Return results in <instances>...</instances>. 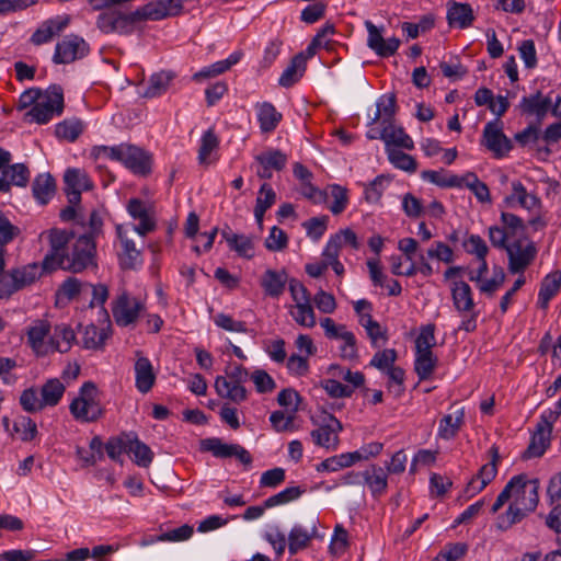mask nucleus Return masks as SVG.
Listing matches in <instances>:
<instances>
[{"label": "nucleus", "instance_id": "obj_1", "mask_svg": "<svg viewBox=\"0 0 561 561\" xmlns=\"http://www.w3.org/2000/svg\"><path fill=\"white\" fill-rule=\"evenodd\" d=\"M508 483H514L511 493V503L507 511L497 517V528L507 530L513 525L522 522L538 505V480H526L524 476L512 478Z\"/></svg>", "mask_w": 561, "mask_h": 561}, {"label": "nucleus", "instance_id": "obj_2", "mask_svg": "<svg viewBox=\"0 0 561 561\" xmlns=\"http://www.w3.org/2000/svg\"><path fill=\"white\" fill-rule=\"evenodd\" d=\"M96 158H108L122 162L136 174L146 175L150 172V157L139 147L129 144L94 148Z\"/></svg>", "mask_w": 561, "mask_h": 561}, {"label": "nucleus", "instance_id": "obj_3", "mask_svg": "<svg viewBox=\"0 0 561 561\" xmlns=\"http://www.w3.org/2000/svg\"><path fill=\"white\" fill-rule=\"evenodd\" d=\"M95 253L96 247L92 236L82 234L72 242L70 250L59 261L58 268L81 273L91 266H96Z\"/></svg>", "mask_w": 561, "mask_h": 561}, {"label": "nucleus", "instance_id": "obj_4", "mask_svg": "<svg viewBox=\"0 0 561 561\" xmlns=\"http://www.w3.org/2000/svg\"><path fill=\"white\" fill-rule=\"evenodd\" d=\"M62 112V89L60 85L53 84L45 90L43 98L24 114V121L27 123L46 124L55 115H61Z\"/></svg>", "mask_w": 561, "mask_h": 561}, {"label": "nucleus", "instance_id": "obj_5", "mask_svg": "<svg viewBox=\"0 0 561 561\" xmlns=\"http://www.w3.org/2000/svg\"><path fill=\"white\" fill-rule=\"evenodd\" d=\"M69 409L73 417L81 422H94L101 417L103 410L99 402L96 386L92 381L84 382Z\"/></svg>", "mask_w": 561, "mask_h": 561}, {"label": "nucleus", "instance_id": "obj_6", "mask_svg": "<svg viewBox=\"0 0 561 561\" xmlns=\"http://www.w3.org/2000/svg\"><path fill=\"white\" fill-rule=\"evenodd\" d=\"M560 411L548 410L540 415V420L533 433L530 443L524 453V458L541 457L550 445L553 423L559 417Z\"/></svg>", "mask_w": 561, "mask_h": 561}, {"label": "nucleus", "instance_id": "obj_7", "mask_svg": "<svg viewBox=\"0 0 561 561\" xmlns=\"http://www.w3.org/2000/svg\"><path fill=\"white\" fill-rule=\"evenodd\" d=\"M146 309L145 304L135 297H131L126 290H123L112 302V314L114 321L119 327L135 324Z\"/></svg>", "mask_w": 561, "mask_h": 561}, {"label": "nucleus", "instance_id": "obj_8", "mask_svg": "<svg viewBox=\"0 0 561 561\" xmlns=\"http://www.w3.org/2000/svg\"><path fill=\"white\" fill-rule=\"evenodd\" d=\"M508 271L513 274L523 273L536 257V247L526 237L517 238L506 248Z\"/></svg>", "mask_w": 561, "mask_h": 561}, {"label": "nucleus", "instance_id": "obj_9", "mask_svg": "<svg viewBox=\"0 0 561 561\" xmlns=\"http://www.w3.org/2000/svg\"><path fill=\"white\" fill-rule=\"evenodd\" d=\"M72 238L73 233L67 230L51 229L48 232L50 251L43 260V270L50 272L58 268L59 261L67 254V245Z\"/></svg>", "mask_w": 561, "mask_h": 561}, {"label": "nucleus", "instance_id": "obj_10", "mask_svg": "<svg viewBox=\"0 0 561 561\" xmlns=\"http://www.w3.org/2000/svg\"><path fill=\"white\" fill-rule=\"evenodd\" d=\"M89 50L88 44L78 35L70 34L61 42H58L55 48L53 61L55 64H70L82 58Z\"/></svg>", "mask_w": 561, "mask_h": 561}, {"label": "nucleus", "instance_id": "obj_11", "mask_svg": "<svg viewBox=\"0 0 561 561\" xmlns=\"http://www.w3.org/2000/svg\"><path fill=\"white\" fill-rule=\"evenodd\" d=\"M328 422L311 431L310 435L317 446L336 450L340 444L339 433L343 430L342 423L329 414Z\"/></svg>", "mask_w": 561, "mask_h": 561}, {"label": "nucleus", "instance_id": "obj_12", "mask_svg": "<svg viewBox=\"0 0 561 561\" xmlns=\"http://www.w3.org/2000/svg\"><path fill=\"white\" fill-rule=\"evenodd\" d=\"M144 21H160L152 1L139 7L137 10L128 14L118 12L115 33L130 34L133 32L131 25Z\"/></svg>", "mask_w": 561, "mask_h": 561}, {"label": "nucleus", "instance_id": "obj_13", "mask_svg": "<svg viewBox=\"0 0 561 561\" xmlns=\"http://www.w3.org/2000/svg\"><path fill=\"white\" fill-rule=\"evenodd\" d=\"M483 144L496 158L505 156L512 148L511 140L503 134L499 119L489 122L485 125Z\"/></svg>", "mask_w": 561, "mask_h": 561}, {"label": "nucleus", "instance_id": "obj_14", "mask_svg": "<svg viewBox=\"0 0 561 561\" xmlns=\"http://www.w3.org/2000/svg\"><path fill=\"white\" fill-rule=\"evenodd\" d=\"M202 448L210 451L215 457L228 458L234 456L242 463L250 465L252 457L250 453L238 444H226L219 438H208L202 442Z\"/></svg>", "mask_w": 561, "mask_h": 561}, {"label": "nucleus", "instance_id": "obj_15", "mask_svg": "<svg viewBox=\"0 0 561 561\" xmlns=\"http://www.w3.org/2000/svg\"><path fill=\"white\" fill-rule=\"evenodd\" d=\"M64 180L68 203L72 205H79L81 202V192L91 190L93 186L87 173L80 169L67 170Z\"/></svg>", "mask_w": 561, "mask_h": 561}, {"label": "nucleus", "instance_id": "obj_16", "mask_svg": "<svg viewBox=\"0 0 561 561\" xmlns=\"http://www.w3.org/2000/svg\"><path fill=\"white\" fill-rule=\"evenodd\" d=\"M368 32L367 46L380 57H389L396 54L400 46V39L382 37V28L377 27L373 22H365Z\"/></svg>", "mask_w": 561, "mask_h": 561}, {"label": "nucleus", "instance_id": "obj_17", "mask_svg": "<svg viewBox=\"0 0 561 561\" xmlns=\"http://www.w3.org/2000/svg\"><path fill=\"white\" fill-rule=\"evenodd\" d=\"M491 461L481 467L476 477H473L466 489V493L469 496L481 492L496 476L497 462L500 460L499 449L496 446H492L490 449Z\"/></svg>", "mask_w": 561, "mask_h": 561}, {"label": "nucleus", "instance_id": "obj_18", "mask_svg": "<svg viewBox=\"0 0 561 561\" xmlns=\"http://www.w3.org/2000/svg\"><path fill=\"white\" fill-rule=\"evenodd\" d=\"M255 161L259 164L256 175L268 180L272 178V170L282 171L285 168L287 156L280 150L272 149L257 154Z\"/></svg>", "mask_w": 561, "mask_h": 561}, {"label": "nucleus", "instance_id": "obj_19", "mask_svg": "<svg viewBox=\"0 0 561 561\" xmlns=\"http://www.w3.org/2000/svg\"><path fill=\"white\" fill-rule=\"evenodd\" d=\"M69 15H58L44 21L31 36V43L36 46L48 43L54 36L60 34L69 25Z\"/></svg>", "mask_w": 561, "mask_h": 561}, {"label": "nucleus", "instance_id": "obj_20", "mask_svg": "<svg viewBox=\"0 0 561 561\" xmlns=\"http://www.w3.org/2000/svg\"><path fill=\"white\" fill-rule=\"evenodd\" d=\"M117 234L121 240L122 252L119 264L125 270H135L142 263L141 251L138 250L133 240L127 237L122 226L117 227Z\"/></svg>", "mask_w": 561, "mask_h": 561}, {"label": "nucleus", "instance_id": "obj_21", "mask_svg": "<svg viewBox=\"0 0 561 561\" xmlns=\"http://www.w3.org/2000/svg\"><path fill=\"white\" fill-rule=\"evenodd\" d=\"M446 19L451 27L467 28L472 25L474 13L469 3L448 1Z\"/></svg>", "mask_w": 561, "mask_h": 561}, {"label": "nucleus", "instance_id": "obj_22", "mask_svg": "<svg viewBox=\"0 0 561 561\" xmlns=\"http://www.w3.org/2000/svg\"><path fill=\"white\" fill-rule=\"evenodd\" d=\"M317 525L318 519L314 518L311 520L309 529L300 525H296L291 528L288 536V551L291 556L309 546L311 539L317 536Z\"/></svg>", "mask_w": 561, "mask_h": 561}, {"label": "nucleus", "instance_id": "obj_23", "mask_svg": "<svg viewBox=\"0 0 561 561\" xmlns=\"http://www.w3.org/2000/svg\"><path fill=\"white\" fill-rule=\"evenodd\" d=\"M379 138L385 141L386 149L393 148L392 146H396L411 150L414 147L411 137L404 133L402 127L396 126L393 122L382 124V129L379 131Z\"/></svg>", "mask_w": 561, "mask_h": 561}, {"label": "nucleus", "instance_id": "obj_24", "mask_svg": "<svg viewBox=\"0 0 561 561\" xmlns=\"http://www.w3.org/2000/svg\"><path fill=\"white\" fill-rule=\"evenodd\" d=\"M550 98L542 96L538 91L529 96H524L520 101L519 107L523 113L535 115L537 123L541 124L549 110H552Z\"/></svg>", "mask_w": 561, "mask_h": 561}, {"label": "nucleus", "instance_id": "obj_25", "mask_svg": "<svg viewBox=\"0 0 561 561\" xmlns=\"http://www.w3.org/2000/svg\"><path fill=\"white\" fill-rule=\"evenodd\" d=\"M49 333V324L45 321H36L27 330V340L31 347L37 355H46L50 352V339L46 341Z\"/></svg>", "mask_w": 561, "mask_h": 561}, {"label": "nucleus", "instance_id": "obj_26", "mask_svg": "<svg viewBox=\"0 0 561 561\" xmlns=\"http://www.w3.org/2000/svg\"><path fill=\"white\" fill-rule=\"evenodd\" d=\"M175 76V72L172 70H161L152 73L149 77L148 85L142 93V96L153 99L164 94L170 88Z\"/></svg>", "mask_w": 561, "mask_h": 561}, {"label": "nucleus", "instance_id": "obj_27", "mask_svg": "<svg viewBox=\"0 0 561 561\" xmlns=\"http://www.w3.org/2000/svg\"><path fill=\"white\" fill-rule=\"evenodd\" d=\"M451 297L455 309L460 312H472L474 310V302L470 286L463 282H454L451 285Z\"/></svg>", "mask_w": 561, "mask_h": 561}, {"label": "nucleus", "instance_id": "obj_28", "mask_svg": "<svg viewBox=\"0 0 561 561\" xmlns=\"http://www.w3.org/2000/svg\"><path fill=\"white\" fill-rule=\"evenodd\" d=\"M287 280L285 271L267 270L262 275L261 286L267 296L277 298L284 293Z\"/></svg>", "mask_w": 561, "mask_h": 561}, {"label": "nucleus", "instance_id": "obj_29", "mask_svg": "<svg viewBox=\"0 0 561 561\" xmlns=\"http://www.w3.org/2000/svg\"><path fill=\"white\" fill-rule=\"evenodd\" d=\"M136 387L142 392L147 393L153 386L156 375L152 365L147 357L139 356L135 363Z\"/></svg>", "mask_w": 561, "mask_h": 561}, {"label": "nucleus", "instance_id": "obj_30", "mask_svg": "<svg viewBox=\"0 0 561 561\" xmlns=\"http://www.w3.org/2000/svg\"><path fill=\"white\" fill-rule=\"evenodd\" d=\"M215 389L219 397L229 399L234 403H241L247 399V390L242 383L229 382L222 376L216 378Z\"/></svg>", "mask_w": 561, "mask_h": 561}, {"label": "nucleus", "instance_id": "obj_31", "mask_svg": "<svg viewBox=\"0 0 561 561\" xmlns=\"http://www.w3.org/2000/svg\"><path fill=\"white\" fill-rule=\"evenodd\" d=\"M128 454L134 456L135 462L139 467L147 468L153 460V453L148 445L138 439L135 433H128L127 437Z\"/></svg>", "mask_w": 561, "mask_h": 561}, {"label": "nucleus", "instance_id": "obj_32", "mask_svg": "<svg viewBox=\"0 0 561 561\" xmlns=\"http://www.w3.org/2000/svg\"><path fill=\"white\" fill-rule=\"evenodd\" d=\"M76 341L75 331L68 324L61 323L54 328L50 336V352H68Z\"/></svg>", "mask_w": 561, "mask_h": 561}, {"label": "nucleus", "instance_id": "obj_33", "mask_svg": "<svg viewBox=\"0 0 561 561\" xmlns=\"http://www.w3.org/2000/svg\"><path fill=\"white\" fill-rule=\"evenodd\" d=\"M241 56L242 54L240 51H234L227 59L216 61L215 64L195 72L193 75V80L201 81L204 79L219 76L229 70L233 65H236L240 60Z\"/></svg>", "mask_w": 561, "mask_h": 561}, {"label": "nucleus", "instance_id": "obj_34", "mask_svg": "<svg viewBox=\"0 0 561 561\" xmlns=\"http://www.w3.org/2000/svg\"><path fill=\"white\" fill-rule=\"evenodd\" d=\"M32 191L38 203L47 204L56 192L55 179L49 173L37 175L33 182Z\"/></svg>", "mask_w": 561, "mask_h": 561}, {"label": "nucleus", "instance_id": "obj_35", "mask_svg": "<svg viewBox=\"0 0 561 561\" xmlns=\"http://www.w3.org/2000/svg\"><path fill=\"white\" fill-rule=\"evenodd\" d=\"M561 287V271H554L548 274L540 285L538 294V305L546 309L550 299L559 291Z\"/></svg>", "mask_w": 561, "mask_h": 561}, {"label": "nucleus", "instance_id": "obj_36", "mask_svg": "<svg viewBox=\"0 0 561 561\" xmlns=\"http://www.w3.org/2000/svg\"><path fill=\"white\" fill-rule=\"evenodd\" d=\"M229 248L236 251L240 256L251 259L254 255L253 238L244 234L229 233L224 231Z\"/></svg>", "mask_w": 561, "mask_h": 561}, {"label": "nucleus", "instance_id": "obj_37", "mask_svg": "<svg viewBox=\"0 0 561 561\" xmlns=\"http://www.w3.org/2000/svg\"><path fill=\"white\" fill-rule=\"evenodd\" d=\"M257 119L263 133L273 131L282 119V114L276 111L273 104L264 102L256 105Z\"/></svg>", "mask_w": 561, "mask_h": 561}, {"label": "nucleus", "instance_id": "obj_38", "mask_svg": "<svg viewBox=\"0 0 561 561\" xmlns=\"http://www.w3.org/2000/svg\"><path fill=\"white\" fill-rule=\"evenodd\" d=\"M306 70V57L304 54L296 55L288 67L282 73L278 83L282 87L288 88L296 83Z\"/></svg>", "mask_w": 561, "mask_h": 561}, {"label": "nucleus", "instance_id": "obj_39", "mask_svg": "<svg viewBox=\"0 0 561 561\" xmlns=\"http://www.w3.org/2000/svg\"><path fill=\"white\" fill-rule=\"evenodd\" d=\"M514 202L529 210L535 209L540 204L539 199L534 194L528 193L518 181L512 183V194L505 198L507 205H512Z\"/></svg>", "mask_w": 561, "mask_h": 561}, {"label": "nucleus", "instance_id": "obj_40", "mask_svg": "<svg viewBox=\"0 0 561 561\" xmlns=\"http://www.w3.org/2000/svg\"><path fill=\"white\" fill-rule=\"evenodd\" d=\"M465 411L459 409L455 415L446 414L439 422L438 436L443 439H451L463 424Z\"/></svg>", "mask_w": 561, "mask_h": 561}, {"label": "nucleus", "instance_id": "obj_41", "mask_svg": "<svg viewBox=\"0 0 561 561\" xmlns=\"http://www.w3.org/2000/svg\"><path fill=\"white\" fill-rule=\"evenodd\" d=\"M65 385L58 379H48L41 389L42 403L47 407H55L59 403L65 392Z\"/></svg>", "mask_w": 561, "mask_h": 561}, {"label": "nucleus", "instance_id": "obj_42", "mask_svg": "<svg viewBox=\"0 0 561 561\" xmlns=\"http://www.w3.org/2000/svg\"><path fill=\"white\" fill-rule=\"evenodd\" d=\"M364 480L374 495L383 493L387 489V474L381 467L371 466L363 473Z\"/></svg>", "mask_w": 561, "mask_h": 561}, {"label": "nucleus", "instance_id": "obj_43", "mask_svg": "<svg viewBox=\"0 0 561 561\" xmlns=\"http://www.w3.org/2000/svg\"><path fill=\"white\" fill-rule=\"evenodd\" d=\"M397 105L394 94L383 95L377 103V113L373 118V123L378 121L382 124L394 122Z\"/></svg>", "mask_w": 561, "mask_h": 561}, {"label": "nucleus", "instance_id": "obj_44", "mask_svg": "<svg viewBox=\"0 0 561 561\" xmlns=\"http://www.w3.org/2000/svg\"><path fill=\"white\" fill-rule=\"evenodd\" d=\"M90 284L76 277H68L60 286L59 293L68 299L85 298L89 296Z\"/></svg>", "mask_w": 561, "mask_h": 561}, {"label": "nucleus", "instance_id": "obj_45", "mask_svg": "<svg viewBox=\"0 0 561 561\" xmlns=\"http://www.w3.org/2000/svg\"><path fill=\"white\" fill-rule=\"evenodd\" d=\"M421 178L440 187H460L461 180L457 175H446V172L440 169L438 171L425 170L421 173Z\"/></svg>", "mask_w": 561, "mask_h": 561}, {"label": "nucleus", "instance_id": "obj_46", "mask_svg": "<svg viewBox=\"0 0 561 561\" xmlns=\"http://www.w3.org/2000/svg\"><path fill=\"white\" fill-rule=\"evenodd\" d=\"M83 131V124L78 118L66 119L56 125L55 134L58 138L75 141Z\"/></svg>", "mask_w": 561, "mask_h": 561}, {"label": "nucleus", "instance_id": "obj_47", "mask_svg": "<svg viewBox=\"0 0 561 561\" xmlns=\"http://www.w3.org/2000/svg\"><path fill=\"white\" fill-rule=\"evenodd\" d=\"M289 313L301 327L313 328L316 325V314L311 301L295 305L290 308Z\"/></svg>", "mask_w": 561, "mask_h": 561}, {"label": "nucleus", "instance_id": "obj_48", "mask_svg": "<svg viewBox=\"0 0 561 561\" xmlns=\"http://www.w3.org/2000/svg\"><path fill=\"white\" fill-rule=\"evenodd\" d=\"M437 364V358L433 353H416L414 362V370L420 380L428 379Z\"/></svg>", "mask_w": 561, "mask_h": 561}, {"label": "nucleus", "instance_id": "obj_49", "mask_svg": "<svg viewBox=\"0 0 561 561\" xmlns=\"http://www.w3.org/2000/svg\"><path fill=\"white\" fill-rule=\"evenodd\" d=\"M305 493L301 486H288L277 494H274L264 501V507L271 508L277 505L287 504L299 499Z\"/></svg>", "mask_w": 561, "mask_h": 561}, {"label": "nucleus", "instance_id": "obj_50", "mask_svg": "<svg viewBox=\"0 0 561 561\" xmlns=\"http://www.w3.org/2000/svg\"><path fill=\"white\" fill-rule=\"evenodd\" d=\"M461 180V185H466L472 193L476 195V197L482 202H490V192L485 183L481 182L478 176L469 172L465 174Z\"/></svg>", "mask_w": 561, "mask_h": 561}, {"label": "nucleus", "instance_id": "obj_51", "mask_svg": "<svg viewBox=\"0 0 561 561\" xmlns=\"http://www.w3.org/2000/svg\"><path fill=\"white\" fill-rule=\"evenodd\" d=\"M16 280L20 289L34 283L41 275V267L37 264H28L21 268L10 271Z\"/></svg>", "mask_w": 561, "mask_h": 561}, {"label": "nucleus", "instance_id": "obj_52", "mask_svg": "<svg viewBox=\"0 0 561 561\" xmlns=\"http://www.w3.org/2000/svg\"><path fill=\"white\" fill-rule=\"evenodd\" d=\"M389 161L398 169L407 172H414L417 168L415 159L396 148L386 149Z\"/></svg>", "mask_w": 561, "mask_h": 561}, {"label": "nucleus", "instance_id": "obj_53", "mask_svg": "<svg viewBox=\"0 0 561 561\" xmlns=\"http://www.w3.org/2000/svg\"><path fill=\"white\" fill-rule=\"evenodd\" d=\"M2 175L10 182V186H25L30 179V172L23 163H15L5 168Z\"/></svg>", "mask_w": 561, "mask_h": 561}, {"label": "nucleus", "instance_id": "obj_54", "mask_svg": "<svg viewBox=\"0 0 561 561\" xmlns=\"http://www.w3.org/2000/svg\"><path fill=\"white\" fill-rule=\"evenodd\" d=\"M107 334L99 330L94 324L87 325L83 330L82 344L85 348H100L104 345Z\"/></svg>", "mask_w": 561, "mask_h": 561}, {"label": "nucleus", "instance_id": "obj_55", "mask_svg": "<svg viewBox=\"0 0 561 561\" xmlns=\"http://www.w3.org/2000/svg\"><path fill=\"white\" fill-rule=\"evenodd\" d=\"M435 325L430 323L421 328L420 334L415 341L416 353H433L432 347L435 345Z\"/></svg>", "mask_w": 561, "mask_h": 561}, {"label": "nucleus", "instance_id": "obj_56", "mask_svg": "<svg viewBox=\"0 0 561 561\" xmlns=\"http://www.w3.org/2000/svg\"><path fill=\"white\" fill-rule=\"evenodd\" d=\"M288 244V236L287 233L274 226L270 230V234L264 241V245L268 251L280 252L287 248Z\"/></svg>", "mask_w": 561, "mask_h": 561}, {"label": "nucleus", "instance_id": "obj_57", "mask_svg": "<svg viewBox=\"0 0 561 561\" xmlns=\"http://www.w3.org/2000/svg\"><path fill=\"white\" fill-rule=\"evenodd\" d=\"M501 219L504 225V230L512 238L517 239L525 237L526 227L519 217L511 213H502Z\"/></svg>", "mask_w": 561, "mask_h": 561}, {"label": "nucleus", "instance_id": "obj_58", "mask_svg": "<svg viewBox=\"0 0 561 561\" xmlns=\"http://www.w3.org/2000/svg\"><path fill=\"white\" fill-rule=\"evenodd\" d=\"M320 387L331 398H348L353 394L354 389L350 386H344L335 379H324L320 382Z\"/></svg>", "mask_w": 561, "mask_h": 561}, {"label": "nucleus", "instance_id": "obj_59", "mask_svg": "<svg viewBox=\"0 0 561 561\" xmlns=\"http://www.w3.org/2000/svg\"><path fill=\"white\" fill-rule=\"evenodd\" d=\"M219 140L213 129H208L202 137L201 148L198 150V160L206 163L208 156L218 148Z\"/></svg>", "mask_w": 561, "mask_h": 561}, {"label": "nucleus", "instance_id": "obj_60", "mask_svg": "<svg viewBox=\"0 0 561 561\" xmlns=\"http://www.w3.org/2000/svg\"><path fill=\"white\" fill-rule=\"evenodd\" d=\"M20 404L23 410L30 413L41 411L45 408L42 399H38L37 392L34 388L25 389L20 397Z\"/></svg>", "mask_w": 561, "mask_h": 561}, {"label": "nucleus", "instance_id": "obj_61", "mask_svg": "<svg viewBox=\"0 0 561 561\" xmlns=\"http://www.w3.org/2000/svg\"><path fill=\"white\" fill-rule=\"evenodd\" d=\"M466 251L474 254L479 261H484L488 254V245L484 240L477 234H471L463 243Z\"/></svg>", "mask_w": 561, "mask_h": 561}, {"label": "nucleus", "instance_id": "obj_62", "mask_svg": "<svg viewBox=\"0 0 561 561\" xmlns=\"http://www.w3.org/2000/svg\"><path fill=\"white\" fill-rule=\"evenodd\" d=\"M194 533V528L191 525L184 524L179 528L171 529L169 531L162 533L161 535L157 536V540H164V541H184L192 537Z\"/></svg>", "mask_w": 561, "mask_h": 561}, {"label": "nucleus", "instance_id": "obj_63", "mask_svg": "<svg viewBox=\"0 0 561 561\" xmlns=\"http://www.w3.org/2000/svg\"><path fill=\"white\" fill-rule=\"evenodd\" d=\"M328 216L313 217L302 224L307 234L313 240H319L327 230Z\"/></svg>", "mask_w": 561, "mask_h": 561}, {"label": "nucleus", "instance_id": "obj_64", "mask_svg": "<svg viewBox=\"0 0 561 561\" xmlns=\"http://www.w3.org/2000/svg\"><path fill=\"white\" fill-rule=\"evenodd\" d=\"M127 437L128 433H124L119 437L110 439L106 443L105 449L111 459L117 460L123 453L128 451Z\"/></svg>", "mask_w": 561, "mask_h": 561}]
</instances>
